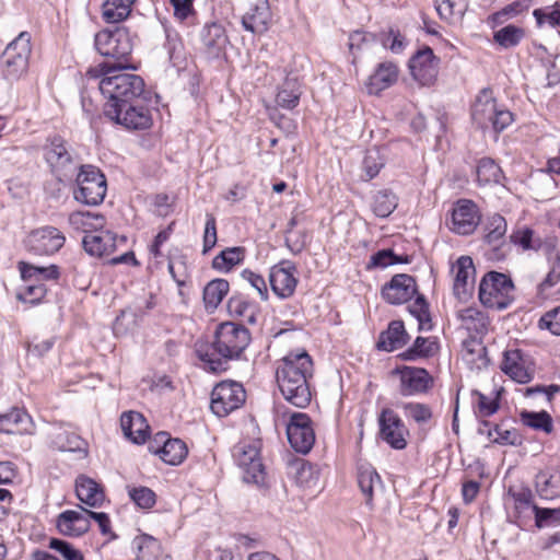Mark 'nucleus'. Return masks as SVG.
<instances>
[{
  "instance_id": "7",
  "label": "nucleus",
  "mask_w": 560,
  "mask_h": 560,
  "mask_svg": "<svg viewBox=\"0 0 560 560\" xmlns=\"http://www.w3.org/2000/svg\"><path fill=\"white\" fill-rule=\"evenodd\" d=\"M104 115L130 131L147 130L151 128L153 118L147 98L122 105L104 106Z\"/></svg>"
},
{
  "instance_id": "41",
  "label": "nucleus",
  "mask_w": 560,
  "mask_h": 560,
  "mask_svg": "<svg viewBox=\"0 0 560 560\" xmlns=\"http://www.w3.org/2000/svg\"><path fill=\"white\" fill-rule=\"evenodd\" d=\"M19 270L24 281L31 280H57L60 276L59 268L56 265L48 267H38L25 261L19 262Z\"/></svg>"
},
{
  "instance_id": "1",
  "label": "nucleus",
  "mask_w": 560,
  "mask_h": 560,
  "mask_svg": "<svg viewBox=\"0 0 560 560\" xmlns=\"http://www.w3.org/2000/svg\"><path fill=\"white\" fill-rule=\"evenodd\" d=\"M249 330L233 322L221 323L211 343L202 345L196 349L203 369L212 373L225 372L231 360L238 359L250 343Z\"/></svg>"
},
{
  "instance_id": "25",
  "label": "nucleus",
  "mask_w": 560,
  "mask_h": 560,
  "mask_svg": "<svg viewBox=\"0 0 560 560\" xmlns=\"http://www.w3.org/2000/svg\"><path fill=\"white\" fill-rule=\"evenodd\" d=\"M279 390L285 401L296 408H306L312 400L310 382L305 381H282L277 382Z\"/></svg>"
},
{
  "instance_id": "50",
  "label": "nucleus",
  "mask_w": 560,
  "mask_h": 560,
  "mask_svg": "<svg viewBox=\"0 0 560 560\" xmlns=\"http://www.w3.org/2000/svg\"><path fill=\"white\" fill-rule=\"evenodd\" d=\"M244 255V247H228L213 258L212 268L219 271H230L243 261Z\"/></svg>"
},
{
  "instance_id": "20",
  "label": "nucleus",
  "mask_w": 560,
  "mask_h": 560,
  "mask_svg": "<svg viewBox=\"0 0 560 560\" xmlns=\"http://www.w3.org/2000/svg\"><path fill=\"white\" fill-rule=\"evenodd\" d=\"M416 293V280L413 277L406 273L395 275L381 291L382 298L393 305H399L410 301Z\"/></svg>"
},
{
  "instance_id": "48",
  "label": "nucleus",
  "mask_w": 560,
  "mask_h": 560,
  "mask_svg": "<svg viewBox=\"0 0 560 560\" xmlns=\"http://www.w3.org/2000/svg\"><path fill=\"white\" fill-rule=\"evenodd\" d=\"M131 3L119 0H105L102 4V18L106 23H119L131 13Z\"/></svg>"
},
{
  "instance_id": "53",
  "label": "nucleus",
  "mask_w": 560,
  "mask_h": 560,
  "mask_svg": "<svg viewBox=\"0 0 560 560\" xmlns=\"http://www.w3.org/2000/svg\"><path fill=\"white\" fill-rule=\"evenodd\" d=\"M524 36V28L509 24L494 32L493 38L500 46L511 48L518 45Z\"/></svg>"
},
{
  "instance_id": "28",
  "label": "nucleus",
  "mask_w": 560,
  "mask_h": 560,
  "mask_svg": "<svg viewBox=\"0 0 560 560\" xmlns=\"http://www.w3.org/2000/svg\"><path fill=\"white\" fill-rule=\"evenodd\" d=\"M33 421L23 409L12 408L9 412L0 413V432L7 434H32Z\"/></svg>"
},
{
  "instance_id": "31",
  "label": "nucleus",
  "mask_w": 560,
  "mask_h": 560,
  "mask_svg": "<svg viewBox=\"0 0 560 560\" xmlns=\"http://www.w3.org/2000/svg\"><path fill=\"white\" fill-rule=\"evenodd\" d=\"M75 494L82 503L91 508H100L105 501L102 486L85 475L77 477Z\"/></svg>"
},
{
  "instance_id": "2",
  "label": "nucleus",
  "mask_w": 560,
  "mask_h": 560,
  "mask_svg": "<svg viewBox=\"0 0 560 560\" xmlns=\"http://www.w3.org/2000/svg\"><path fill=\"white\" fill-rule=\"evenodd\" d=\"M130 68L110 67L109 62H101L86 71L89 79H100L98 89L107 98L104 106L122 105L147 98L144 80L135 73L125 72Z\"/></svg>"
},
{
  "instance_id": "19",
  "label": "nucleus",
  "mask_w": 560,
  "mask_h": 560,
  "mask_svg": "<svg viewBox=\"0 0 560 560\" xmlns=\"http://www.w3.org/2000/svg\"><path fill=\"white\" fill-rule=\"evenodd\" d=\"M296 266L290 260H282L270 269L269 282L276 295L287 299L293 295L298 279Z\"/></svg>"
},
{
  "instance_id": "9",
  "label": "nucleus",
  "mask_w": 560,
  "mask_h": 560,
  "mask_svg": "<svg viewBox=\"0 0 560 560\" xmlns=\"http://www.w3.org/2000/svg\"><path fill=\"white\" fill-rule=\"evenodd\" d=\"M245 401V390L241 383L222 381L211 393L210 408L218 417H225Z\"/></svg>"
},
{
  "instance_id": "54",
  "label": "nucleus",
  "mask_w": 560,
  "mask_h": 560,
  "mask_svg": "<svg viewBox=\"0 0 560 560\" xmlns=\"http://www.w3.org/2000/svg\"><path fill=\"white\" fill-rule=\"evenodd\" d=\"M406 418L415 421L418 425L428 423L433 412L429 405L421 402H405L401 405Z\"/></svg>"
},
{
  "instance_id": "47",
  "label": "nucleus",
  "mask_w": 560,
  "mask_h": 560,
  "mask_svg": "<svg viewBox=\"0 0 560 560\" xmlns=\"http://www.w3.org/2000/svg\"><path fill=\"white\" fill-rule=\"evenodd\" d=\"M228 311L232 317L243 318L250 324L256 322V305L242 295H233L229 299Z\"/></svg>"
},
{
  "instance_id": "17",
  "label": "nucleus",
  "mask_w": 560,
  "mask_h": 560,
  "mask_svg": "<svg viewBox=\"0 0 560 560\" xmlns=\"http://www.w3.org/2000/svg\"><path fill=\"white\" fill-rule=\"evenodd\" d=\"M117 242L126 244V236H117L109 230L86 232L82 240L84 250L94 257H104L113 254L117 248Z\"/></svg>"
},
{
  "instance_id": "60",
  "label": "nucleus",
  "mask_w": 560,
  "mask_h": 560,
  "mask_svg": "<svg viewBox=\"0 0 560 560\" xmlns=\"http://www.w3.org/2000/svg\"><path fill=\"white\" fill-rule=\"evenodd\" d=\"M129 495L141 509H151L155 504V493L148 487L132 488Z\"/></svg>"
},
{
  "instance_id": "21",
  "label": "nucleus",
  "mask_w": 560,
  "mask_h": 560,
  "mask_svg": "<svg viewBox=\"0 0 560 560\" xmlns=\"http://www.w3.org/2000/svg\"><path fill=\"white\" fill-rule=\"evenodd\" d=\"M80 511L66 510L56 520L59 533L68 537H80L89 532L91 522L89 510L78 505Z\"/></svg>"
},
{
  "instance_id": "58",
  "label": "nucleus",
  "mask_w": 560,
  "mask_h": 560,
  "mask_svg": "<svg viewBox=\"0 0 560 560\" xmlns=\"http://www.w3.org/2000/svg\"><path fill=\"white\" fill-rule=\"evenodd\" d=\"M493 431L497 438L492 439L493 443L500 445L520 446L523 443V438L516 429H503L500 424H494Z\"/></svg>"
},
{
  "instance_id": "30",
  "label": "nucleus",
  "mask_w": 560,
  "mask_h": 560,
  "mask_svg": "<svg viewBox=\"0 0 560 560\" xmlns=\"http://www.w3.org/2000/svg\"><path fill=\"white\" fill-rule=\"evenodd\" d=\"M506 221L501 214L495 213L488 219L485 226V242L493 247L491 258L503 259L505 257V252L500 244H504L503 237L506 233Z\"/></svg>"
},
{
  "instance_id": "33",
  "label": "nucleus",
  "mask_w": 560,
  "mask_h": 560,
  "mask_svg": "<svg viewBox=\"0 0 560 560\" xmlns=\"http://www.w3.org/2000/svg\"><path fill=\"white\" fill-rule=\"evenodd\" d=\"M537 494L545 500L560 498V468H546L535 476Z\"/></svg>"
},
{
  "instance_id": "14",
  "label": "nucleus",
  "mask_w": 560,
  "mask_h": 560,
  "mask_svg": "<svg viewBox=\"0 0 560 560\" xmlns=\"http://www.w3.org/2000/svg\"><path fill=\"white\" fill-rule=\"evenodd\" d=\"M380 436L394 450H405L407 447V429L400 417L389 408H385L378 416Z\"/></svg>"
},
{
  "instance_id": "6",
  "label": "nucleus",
  "mask_w": 560,
  "mask_h": 560,
  "mask_svg": "<svg viewBox=\"0 0 560 560\" xmlns=\"http://www.w3.org/2000/svg\"><path fill=\"white\" fill-rule=\"evenodd\" d=\"M77 188L73 197L86 206L101 205L106 196L107 180L105 175L94 165H81L75 177Z\"/></svg>"
},
{
  "instance_id": "15",
  "label": "nucleus",
  "mask_w": 560,
  "mask_h": 560,
  "mask_svg": "<svg viewBox=\"0 0 560 560\" xmlns=\"http://www.w3.org/2000/svg\"><path fill=\"white\" fill-rule=\"evenodd\" d=\"M439 66L440 58L429 46L419 49L409 60L410 73L421 85H431L435 82Z\"/></svg>"
},
{
  "instance_id": "46",
  "label": "nucleus",
  "mask_w": 560,
  "mask_h": 560,
  "mask_svg": "<svg viewBox=\"0 0 560 560\" xmlns=\"http://www.w3.org/2000/svg\"><path fill=\"white\" fill-rule=\"evenodd\" d=\"M358 483L365 497V504L372 508L374 490L382 488L380 475L373 468L360 469L358 474Z\"/></svg>"
},
{
  "instance_id": "11",
  "label": "nucleus",
  "mask_w": 560,
  "mask_h": 560,
  "mask_svg": "<svg viewBox=\"0 0 560 560\" xmlns=\"http://www.w3.org/2000/svg\"><path fill=\"white\" fill-rule=\"evenodd\" d=\"M287 436L296 453L307 454L315 443V431L311 417L304 412H293L287 424Z\"/></svg>"
},
{
  "instance_id": "43",
  "label": "nucleus",
  "mask_w": 560,
  "mask_h": 560,
  "mask_svg": "<svg viewBox=\"0 0 560 560\" xmlns=\"http://www.w3.org/2000/svg\"><path fill=\"white\" fill-rule=\"evenodd\" d=\"M522 423L530 429L542 431L550 434L553 431V421L551 416L546 411H528L522 410L520 412Z\"/></svg>"
},
{
  "instance_id": "18",
  "label": "nucleus",
  "mask_w": 560,
  "mask_h": 560,
  "mask_svg": "<svg viewBox=\"0 0 560 560\" xmlns=\"http://www.w3.org/2000/svg\"><path fill=\"white\" fill-rule=\"evenodd\" d=\"M393 374L400 375V394L402 396L427 393L433 384V378L423 368L404 365L396 368Z\"/></svg>"
},
{
  "instance_id": "5",
  "label": "nucleus",
  "mask_w": 560,
  "mask_h": 560,
  "mask_svg": "<svg viewBox=\"0 0 560 560\" xmlns=\"http://www.w3.org/2000/svg\"><path fill=\"white\" fill-rule=\"evenodd\" d=\"M514 283L509 276L489 271L479 283V300L486 307L502 311L514 301Z\"/></svg>"
},
{
  "instance_id": "26",
  "label": "nucleus",
  "mask_w": 560,
  "mask_h": 560,
  "mask_svg": "<svg viewBox=\"0 0 560 560\" xmlns=\"http://www.w3.org/2000/svg\"><path fill=\"white\" fill-rule=\"evenodd\" d=\"M271 21V11L268 0H258L242 18L243 27L253 34H262L268 31Z\"/></svg>"
},
{
  "instance_id": "40",
  "label": "nucleus",
  "mask_w": 560,
  "mask_h": 560,
  "mask_svg": "<svg viewBox=\"0 0 560 560\" xmlns=\"http://www.w3.org/2000/svg\"><path fill=\"white\" fill-rule=\"evenodd\" d=\"M398 206V197L390 189H381L373 195L372 210L378 218L389 217Z\"/></svg>"
},
{
  "instance_id": "37",
  "label": "nucleus",
  "mask_w": 560,
  "mask_h": 560,
  "mask_svg": "<svg viewBox=\"0 0 560 560\" xmlns=\"http://www.w3.org/2000/svg\"><path fill=\"white\" fill-rule=\"evenodd\" d=\"M51 445L60 452L82 453L83 455L88 453L86 442L77 433L67 430L54 434Z\"/></svg>"
},
{
  "instance_id": "23",
  "label": "nucleus",
  "mask_w": 560,
  "mask_h": 560,
  "mask_svg": "<svg viewBox=\"0 0 560 560\" xmlns=\"http://www.w3.org/2000/svg\"><path fill=\"white\" fill-rule=\"evenodd\" d=\"M398 73L399 69L393 61L378 63L365 83L368 93L371 95H377L384 90L390 88L397 82Z\"/></svg>"
},
{
  "instance_id": "38",
  "label": "nucleus",
  "mask_w": 560,
  "mask_h": 560,
  "mask_svg": "<svg viewBox=\"0 0 560 560\" xmlns=\"http://www.w3.org/2000/svg\"><path fill=\"white\" fill-rule=\"evenodd\" d=\"M463 348L465 351L464 359L468 364L477 369L488 365L487 348L482 345L480 337L478 339L477 336H471L464 340Z\"/></svg>"
},
{
  "instance_id": "24",
  "label": "nucleus",
  "mask_w": 560,
  "mask_h": 560,
  "mask_svg": "<svg viewBox=\"0 0 560 560\" xmlns=\"http://www.w3.org/2000/svg\"><path fill=\"white\" fill-rule=\"evenodd\" d=\"M510 242L514 245L520 246L525 252H538L540 249H544L547 253H552L556 250L557 246L555 238L549 237L542 240L536 235L534 230L527 226L513 230V232L510 235Z\"/></svg>"
},
{
  "instance_id": "34",
  "label": "nucleus",
  "mask_w": 560,
  "mask_h": 560,
  "mask_svg": "<svg viewBox=\"0 0 560 560\" xmlns=\"http://www.w3.org/2000/svg\"><path fill=\"white\" fill-rule=\"evenodd\" d=\"M301 94L302 91L299 78L288 74L278 90L276 103L282 108L293 109L299 105Z\"/></svg>"
},
{
  "instance_id": "16",
  "label": "nucleus",
  "mask_w": 560,
  "mask_h": 560,
  "mask_svg": "<svg viewBox=\"0 0 560 560\" xmlns=\"http://www.w3.org/2000/svg\"><path fill=\"white\" fill-rule=\"evenodd\" d=\"M63 234L54 226H44L32 231L26 238L28 252L35 255H52L65 244Z\"/></svg>"
},
{
  "instance_id": "4",
  "label": "nucleus",
  "mask_w": 560,
  "mask_h": 560,
  "mask_svg": "<svg viewBox=\"0 0 560 560\" xmlns=\"http://www.w3.org/2000/svg\"><path fill=\"white\" fill-rule=\"evenodd\" d=\"M471 120L478 128H492L499 133L514 120V115L503 106L498 105L490 88H483L471 106Z\"/></svg>"
},
{
  "instance_id": "36",
  "label": "nucleus",
  "mask_w": 560,
  "mask_h": 560,
  "mask_svg": "<svg viewBox=\"0 0 560 560\" xmlns=\"http://www.w3.org/2000/svg\"><path fill=\"white\" fill-rule=\"evenodd\" d=\"M26 46L20 48V54L9 55L8 51H3V68L2 74L8 81H16L28 68V57H26Z\"/></svg>"
},
{
  "instance_id": "64",
  "label": "nucleus",
  "mask_w": 560,
  "mask_h": 560,
  "mask_svg": "<svg viewBox=\"0 0 560 560\" xmlns=\"http://www.w3.org/2000/svg\"><path fill=\"white\" fill-rule=\"evenodd\" d=\"M540 327L545 326L556 336H560V306L547 312L539 320Z\"/></svg>"
},
{
  "instance_id": "51",
  "label": "nucleus",
  "mask_w": 560,
  "mask_h": 560,
  "mask_svg": "<svg viewBox=\"0 0 560 560\" xmlns=\"http://www.w3.org/2000/svg\"><path fill=\"white\" fill-rule=\"evenodd\" d=\"M408 312L417 318L419 330H431L432 319L430 306L423 294H418L412 304L408 305Z\"/></svg>"
},
{
  "instance_id": "35",
  "label": "nucleus",
  "mask_w": 560,
  "mask_h": 560,
  "mask_svg": "<svg viewBox=\"0 0 560 560\" xmlns=\"http://www.w3.org/2000/svg\"><path fill=\"white\" fill-rule=\"evenodd\" d=\"M458 318L463 326L470 332L482 338L490 325L488 315L477 307H466L458 312Z\"/></svg>"
},
{
  "instance_id": "3",
  "label": "nucleus",
  "mask_w": 560,
  "mask_h": 560,
  "mask_svg": "<svg viewBox=\"0 0 560 560\" xmlns=\"http://www.w3.org/2000/svg\"><path fill=\"white\" fill-rule=\"evenodd\" d=\"M137 34L131 33L128 27L117 26L114 30L106 28L96 33L94 45L102 56L114 59L113 62L108 61L110 67L137 70L138 66L130 62Z\"/></svg>"
},
{
  "instance_id": "44",
  "label": "nucleus",
  "mask_w": 560,
  "mask_h": 560,
  "mask_svg": "<svg viewBox=\"0 0 560 560\" xmlns=\"http://www.w3.org/2000/svg\"><path fill=\"white\" fill-rule=\"evenodd\" d=\"M230 284L225 279H214L203 289V302L207 310H215L228 294Z\"/></svg>"
},
{
  "instance_id": "59",
  "label": "nucleus",
  "mask_w": 560,
  "mask_h": 560,
  "mask_svg": "<svg viewBox=\"0 0 560 560\" xmlns=\"http://www.w3.org/2000/svg\"><path fill=\"white\" fill-rule=\"evenodd\" d=\"M49 548L59 552L65 560H84L83 553L66 540L51 538Z\"/></svg>"
},
{
  "instance_id": "13",
  "label": "nucleus",
  "mask_w": 560,
  "mask_h": 560,
  "mask_svg": "<svg viewBox=\"0 0 560 560\" xmlns=\"http://www.w3.org/2000/svg\"><path fill=\"white\" fill-rule=\"evenodd\" d=\"M481 220L478 206L469 199L457 200L451 211L448 229L458 235H470L475 232Z\"/></svg>"
},
{
  "instance_id": "27",
  "label": "nucleus",
  "mask_w": 560,
  "mask_h": 560,
  "mask_svg": "<svg viewBox=\"0 0 560 560\" xmlns=\"http://www.w3.org/2000/svg\"><path fill=\"white\" fill-rule=\"evenodd\" d=\"M456 275L454 279V294L462 301L468 299L472 290V276L475 267L469 256H460L456 261Z\"/></svg>"
},
{
  "instance_id": "22",
  "label": "nucleus",
  "mask_w": 560,
  "mask_h": 560,
  "mask_svg": "<svg viewBox=\"0 0 560 560\" xmlns=\"http://www.w3.org/2000/svg\"><path fill=\"white\" fill-rule=\"evenodd\" d=\"M202 51L209 59L221 57L229 43L223 25L217 22L206 24L201 31Z\"/></svg>"
},
{
  "instance_id": "61",
  "label": "nucleus",
  "mask_w": 560,
  "mask_h": 560,
  "mask_svg": "<svg viewBox=\"0 0 560 560\" xmlns=\"http://www.w3.org/2000/svg\"><path fill=\"white\" fill-rule=\"evenodd\" d=\"M218 241L217 236V220L212 213L206 214L205 234H203V249L202 253L207 254L211 250Z\"/></svg>"
},
{
  "instance_id": "49",
  "label": "nucleus",
  "mask_w": 560,
  "mask_h": 560,
  "mask_svg": "<svg viewBox=\"0 0 560 560\" xmlns=\"http://www.w3.org/2000/svg\"><path fill=\"white\" fill-rule=\"evenodd\" d=\"M188 448L179 439H168L160 451V458L172 466L179 465L187 456Z\"/></svg>"
},
{
  "instance_id": "62",
  "label": "nucleus",
  "mask_w": 560,
  "mask_h": 560,
  "mask_svg": "<svg viewBox=\"0 0 560 560\" xmlns=\"http://www.w3.org/2000/svg\"><path fill=\"white\" fill-rule=\"evenodd\" d=\"M384 166V162L377 151H368L363 159V171L368 179L374 178Z\"/></svg>"
},
{
  "instance_id": "63",
  "label": "nucleus",
  "mask_w": 560,
  "mask_h": 560,
  "mask_svg": "<svg viewBox=\"0 0 560 560\" xmlns=\"http://www.w3.org/2000/svg\"><path fill=\"white\" fill-rule=\"evenodd\" d=\"M534 16L539 25L544 22H548L552 27H560V3L557 2L548 12L536 9Z\"/></svg>"
},
{
  "instance_id": "52",
  "label": "nucleus",
  "mask_w": 560,
  "mask_h": 560,
  "mask_svg": "<svg viewBox=\"0 0 560 560\" xmlns=\"http://www.w3.org/2000/svg\"><path fill=\"white\" fill-rule=\"evenodd\" d=\"M434 4L440 18L447 22L462 18L468 8L467 0H434Z\"/></svg>"
},
{
  "instance_id": "12",
  "label": "nucleus",
  "mask_w": 560,
  "mask_h": 560,
  "mask_svg": "<svg viewBox=\"0 0 560 560\" xmlns=\"http://www.w3.org/2000/svg\"><path fill=\"white\" fill-rule=\"evenodd\" d=\"M45 160L59 178L67 177L77 168L68 142L60 136L50 137L44 148Z\"/></svg>"
},
{
  "instance_id": "32",
  "label": "nucleus",
  "mask_w": 560,
  "mask_h": 560,
  "mask_svg": "<svg viewBox=\"0 0 560 560\" xmlns=\"http://www.w3.org/2000/svg\"><path fill=\"white\" fill-rule=\"evenodd\" d=\"M409 341V335L402 320H392L386 330L378 336L376 347L378 350L392 352L402 348Z\"/></svg>"
},
{
  "instance_id": "39",
  "label": "nucleus",
  "mask_w": 560,
  "mask_h": 560,
  "mask_svg": "<svg viewBox=\"0 0 560 560\" xmlns=\"http://www.w3.org/2000/svg\"><path fill=\"white\" fill-rule=\"evenodd\" d=\"M438 346L429 338L417 337L412 346L398 354L402 361H417L418 359H428L435 354Z\"/></svg>"
},
{
  "instance_id": "29",
  "label": "nucleus",
  "mask_w": 560,
  "mask_h": 560,
  "mask_svg": "<svg viewBox=\"0 0 560 560\" xmlns=\"http://www.w3.org/2000/svg\"><path fill=\"white\" fill-rule=\"evenodd\" d=\"M120 427L126 438L136 444H142L149 436L150 427L138 411H127L120 417Z\"/></svg>"
},
{
  "instance_id": "8",
  "label": "nucleus",
  "mask_w": 560,
  "mask_h": 560,
  "mask_svg": "<svg viewBox=\"0 0 560 560\" xmlns=\"http://www.w3.org/2000/svg\"><path fill=\"white\" fill-rule=\"evenodd\" d=\"M261 441L241 442L233 448V457L243 470V480L247 483L261 485L266 472L260 457Z\"/></svg>"
},
{
  "instance_id": "56",
  "label": "nucleus",
  "mask_w": 560,
  "mask_h": 560,
  "mask_svg": "<svg viewBox=\"0 0 560 560\" xmlns=\"http://www.w3.org/2000/svg\"><path fill=\"white\" fill-rule=\"evenodd\" d=\"M508 494L514 500V508L518 513L536 505L533 500L534 495L528 487H510Z\"/></svg>"
},
{
  "instance_id": "55",
  "label": "nucleus",
  "mask_w": 560,
  "mask_h": 560,
  "mask_svg": "<svg viewBox=\"0 0 560 560\" xmlns=\"http://www.w3.org/2000/svg\"><path fill=\"white\" fill-rule=\"evenodd\" d=\"M70 222L75 225L91 228L94 231L101 230L105 225V217L101 213H93L90 211H77L71 213Z\"/></svg>"
},
{
  "instance_id": "45",
  "label": "nucleus",
  "mask_w": 560,
  "mask_h": 560,
  "mask_svg": "<svg viewBox=\"0 0 560 560\" xmlns=\"http://www.w3.org/2000/svg\"><path fill=\"white\" fill-rule=\"evenodd\" d=\"M476 175L479 185L499 184L503 178L501 167L490 158L479 160L476 167Z\"/></svg>"
},
{
  "instance_id": "42",
  "label": "nucleus",
  "mask_w": 560,
  "mask_h": 560,
  "mask_svg": "<svg viewBox=\"0 0 560 560\" xmlns=\"http://www.w3.org/2000/svg\"><path fill=\"white\" fill-rule=\"evenodd\" d=\"M132 546L136 549V560H155L161 553L160 541L148 534L137 536Z\"/></svg>"
},
{
  "instance_id": "10",
  "label": "nucleus",
  "mask_w": 560,
  "mask_h": 560,
  "mask_svg": "<svg viewBox=\"0 0 560 560\" xmlns=\"http://www.w3.org/2000/svg\"><path fill=\"white\" fill-rule=\"evenodd\" d=\"M314 366L311 355L305 351H290L278 363L276 381H308L313 377Z\"/></svg>"
},
{
  "instance_id": "57",
  "label": "nucleus",
  "mask_w": 560,
  "mask_h": 560,
  "mask_svg": "<svg viewBox=\"0 0 560 560\" xmlns=\"http://www.w3.org/2000/svg\"><path fill=\"white\" fill-rule=\"evenodd\" d=\"M535 524L538 528L545 526H557L560 523V509H548L533 505Z\"/></svg>"
}]
</instances>
